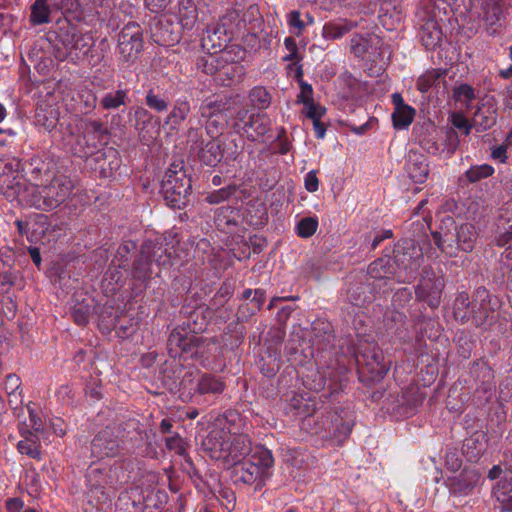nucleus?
I'll list each match as a JSON object with an SVG mask.
<instances>
[{
    "label": "nucleus",
    "mask_w": 512,
    "mask_h": 512,
    "mask_svg": "<svg viewBox=\"0 0 512 512\" xmlns=\"http://www.w3.org/2000/svg\"><path fill=\"white\" fill-rule=\"evenodd\" d=\"M289 410L294 415L304 418V422L310 425L311 417L316 412L315 402L303 395H294L289 402Z\"/></svg>",
    "instance_id": "nucleus-41"
},
{
    "label": "nucleus",
    "mask_w": 512,
    "mask_h": 512,
    "mask_svg": "<svg viewBox=\"0 0 512 512\" xmlns=\"http://www.w3.org/2000/svg\"><path fill=\"white\" fill-rule=\"evenodd\" d=\"M88 485L104 487L112 486L115 487L117 480L115 479L113 470L109 466L96 467L90 466L87 471Z\"/></svg>",
    "instance_id": "nucleus-40"
},
{
    "label": "nucleus",
    "mask_w": 512,
    "mask_h": 512,
    "mask_svg": "<svg viewBox=\"0 0 512 512\" xmlns=\"http://www.w3.org/2000/svg\"><path fill=\"white\" fill-rule=\"evenodd\" d=\"M154 266L156 265L147 255H144L143 248L141 247L139 253L130 265L129 270L133 279L140 282H147L153 274L158 275V272L154 271Z\"/></svg>",
    "instance_id": "nucleus-31"
},
{
    "label": "nucleus",
    "mask_w": 512,
    "mask_h": 512,
    "mask_svg": "<svg viewBox=\"0 0 512 512\" xmlns=\"http://www.w3.org/2000/svg\"><path fill=\"white\" fill-rule=\"evenodd\" d=\"M315 377L318 379H313V383L309 384V388L314 391L327 390V395L333 396L343 390L344 384L339 373L330 368L323 372L315 373Z\"/></svg>",
    "instance_id": "nucleus-28"
},
{
    "label": "nucleus",
    "mask_w": 512,
    "mask_h": 512,
    "mask_svg": "<svg viewBox=\"0 0 512 512\" xmlns=\"http://www.w3.org/2000/svg\"><path fill=\"white\" fill-rule=\"evenodd\" d=\"M446 227H440V231L432 232V237L435 245L444 253L450 257L456 256V251L459 250L457 247L456 231H452Z\"/></svg>",
    "instance_id": "nucleus-39"
},
{
    "label": "nucleus",
    "mask_w": 512,
    "mask_h": 512,
    "mask_svg": "<svg viewBox=\"0 0 512 512\" xmlns=\"http://www.w3.org/2000/svg\"><path fill=\"white\" fill-rule=\"evenodd\" d=\"M368 276L373 280L371 283L373 289H378L377 293L381 291L385 294L391 290L388 283L392 280L397 282H406V278H402L397 274V268L393 263L392 258L388 255L377 258L368 265Z\"/></svg>",
    "instance_id": "nucleus-12"
},
{
    "label": "nucleus",
    "mask_w": 512,
    "mask_h": 512,
    "mask_svg": "<svg viewBox=\"0 0 512 512\" xmlns=\"http://www.w3.org/2000/svg\"><path fill=\"white\" fill-rule=\"evenodd\" d=\"M482 19L490 36H495L502 27L504 19L502 0H484L482 3Z\"/></svg>",
    "instance_id": "nucleus-24"
},
{
    "label": "nucleus",
    "mask_w": 512,
    "mask_h": 512,
    "mask_svg": "<svg viewBox=\"0 0 512 512\" xmlns=\"http://www.w3.org/2000/svg\"><path fill=\"white\" fill-rule=\"evenodd\" d=\"M228 436L221 431L211 432L203 442L204 449L209 452L212 459L225 463L224 455L227 453L226 444Z\"/></svg>",
    "instance_id": "nucleus-30"
},
{
    "label": "nucleus",
    "mask_w": 512,
    "mask_h": 512,
    "mask_svg": "<svg viewBox=\"0 0 512 512\" xmlns=\"http://www.w3.org/2000/svg\"><path fill=\"white\" fill-rule=\"evenodd\" d=\"M197 17V6L194 0H179L178 19L184 29H192L197 21Z\"/></svg>",
    "instance_id": "nucleus-44"
},
{
    "label": "nucleus",
    "mask_w": 512,
    "mask_h": 512,
    "mask_svg": "<svg viewBox=\"0 0 512 512\" xmlns=\"http://www.w3.org/2000/svg\"><path fill=\"white\" fill-rule=\"evenodd\" d=\"M23 164L15 157L0 159V193L10 202L18 203L27 189L26 179L19 174Z\"/></svg>",
    "instance_id": "nucleus-6"
},
{
    "label": "nucleus",
    "mask_w": 512,
    "mask_h": 512,
    "mask_svg": "<svg viewBox=\"0 0 512 512\" xmlns=\"http://www.w3.org/2000/svg\"><path fill=\"white\" fill-rule=\"evenodd\" d=\"M439 132L436 129H433L432 132H429L427 135L423 136L420 139V146L429 154L437 155L444 151L442 149V144L439 143Z\"/></svg>",
    "instance_id": "nucleus-59"
},
{
    "label": "nucleus",
    "mask_w": 512,
    "mask_h": 512,
    "mask_svg": "<svg viewBox=\"0 0 512 512\" xmlns=\"http://www.w3.org/2000/svg\"><path fill=\"white\" fill-rule=\"evenodd\" d=\"M36 122L47 131H52L58 123V113L54 109H39L36 112Z\"/></svg>",
    "instance_id": "nucleus-60"
},
{
    "label": "nucleus",
    "mask_w": 512,
    "mask_h": 512,
    "mask_svg": "<svg viewBox=\"0 0 512 512\" xmlns=\"http://www.w3.org/2000/svg\"><path fill=\"white\" fill-rule=\"evenodd\" d=\"M273 464L271 451L257 448L250 459L230 466L232 481L235 485L253 486L254 491H260L271 476Z\"/></svg>",
    "instance_id": "nucleus-3"
},
{
    "label": "nucleus",
    "mask_w": 512,
    "mask_h": 512,
    "mask_svg": "<svg viewBox=\"0 0 512 512\" xmlns=\"http://www.w3.org/2000/svg\"><path fill=\"white\" fill-rule=\"evenodd\" d=\"M119 432V427L115 426H106L101 429L91 441L92 456L99 459L117 456L122 444Z\"/></svg>",
    "instance_id": "nucleus-14"
},
{
    "label": "nucleus",
    "mask_w": 512,
    "mask_h": 512,
    "mask_svg": "<svg viewBox=\"0 0 512 512\" xmlns=\"http://www.w3.org/2000/svg\"><path fill=\"white\" fill-rule=\"evenodd\" d=\"M167 246L166 240L161 237L147 239L141 245L144 255H147L158 268L170 264L171 252Z\"/></svg>",
    "instance_id": "nucleus-26"
},
{
    "label": "nucleus",
    "mask_w": 512,
    "mask_h": 512,
    "mask_svg": "<svg viewBox=\"0 0 512 512\" xmlns=\"http://www.w3.org/2000/svg\"><path fill=\"white\" fill-rule=\"evenodd\" d=\"M359 380L370 385L380 382L389 371V362L384 359L383 351L374 342L361 343L355 353Z\"/></svg>",
    "instance_id": "nucleus-5"
},
{
    "label": "nucleus",
    "mask_w": 512,
    "mask_h": 512,
    "mask_svg": "<svg viewBox=\"0 0 512 512\" xmlns=\"http://www.w3.org/2000/svg\"><path fill=\"white\" fill-rule=\"evenodd\" d=\"M453 316L455 320L460 321L461 323H466L469 320H472L475 324L472 300H470L468 293L460 292L457 294L453 303Z\"/></svg>",
    "instance_id": "nucleus-38"
},
{
    "label": "nucleus",
    "mask_w": 512,
    "mask_h": 512,
    "mask_svg": "<svg viewBox=\"0 0 512 512\" xmlns=\"http://www.w3.org/2000/svg\"><path fill=\"white\" fill-rule=\"evenodd\" d=\"M240 213L233 206H222L215 210L214 223L218 230L233 233L239 225Z\"/></svg>",
    "instance_id": "nucleus-29"
},
{
    "label": "nucleus",
    "mask_w": 512,
    "mask_h": 512,
    "mask_svg": "<svg viewBox=\"0 0 512 512\" xmlns=\"http://www.w3.org/2000/svg\"><path fill=\"white\" fill-rule=\"evenodd\" d=\"M472 305L475 314V325H483L496 311L499 305L498 298L492 296L483 286L478 287L472 296Z\"/></svg>",
    "instance_id": "nucleus-19"
},
{
    "label": "nucleus",
    "mask_w": 512,
    "mask_h": 512,
    "mask_svg": "<svg viewBox=\"0 0 512 512\" xmlns=\"http://www.w3.org/2000/svg\"><path fill=\"white\" fill-rule=\"evenodd\" d=\"M415 109L410 107H404L403 109L395 108L392 113L393 126L396 129L407 128L414 120Z\"/></svg>",
    "instance_id": "nucleus-56"
},
{
    "label": "nucleus",
    "mask_w": 512,
    "mask_h": 512,
    "mask_svg": "<svg viewBox=\"0 0 512 512\" xmlns=\"http://www.w3.org/2000/svg\"><path fill=\"white\" fill-rule=\"evenodd\" d=\"M134 437H131L133 449L137 455L147 458H155L157 451L152 444L151 436L146 430L140 429L138 423H134Z\"/></svg>",
    "instance_id": "nucleus-33"
},
{
    "label": "nucleus",
    "mask_w": 512,
    "mask_h": 512,
    "mask_svg": "<svg viewBox=\"0 0 512 512\" xmlns=\"http://www.w3.org/2000/svg\"><path fill=\"white\" fill-rule=\"evenodd\" d=\"M192 184L191 178L184 169V162L170 165L161 181V193L168 206L182 209L189 203Z\"/></svg>",
    "instance_id": "nucleus-4"
},
{
    "label": "nucleus",
    "mask_w": 512,
    "mask_h": 512,
    "mask_svg": "<svg viewBox=\"0 0 512 512\" xmlns=\"http://www.w3.org/2000/svg\"><path fill=\"white\" fill-rule=\"evenodd\" d=\"M184 324L186 327L174 328L168 337L167 350L171 357H197L198 349L205 342V339L198 335L207 324L201 308L189 312V318Z\"/></svg>",
    "instance_id": "nucleus-2"
},
{
    "label": "nucleus",
    "mask_w": 512,
    "mask_h": 512,
    "mask_svg": "<svg viewBox=\"0 0 512 512\" xmlns=\"http://www.w3.org/2000/svg\"><path fill=\"white\" fill-rule=\"evenodd\" d=\"M249 99L253 107L266 109L270 106L272 97L265 87L256 86L250 91Z\"/></svg>",
    "instance_id": "nucleus-58"
},
{
    "label": "nucleus",
    "mask_w": 512,
    "mask_h": 512,
    "mask_svg": "<svg viewBox=\"0 0 512 512\" xmlns=\"http://www.w3.org/2000/svg\"><path fill=\"white\" fill-rule=\"evenodd\" d=\"M29 185L36 188L50 181L55 174V163L50 159H42L41 157H33L25 162L22 167Z\"/></svg>",
    "instance_id": "nucleus-16"
},
{
    "label": "nucleus",
    "mask_w": 512,
    "mask_h": 512,
    "mask_svg": "<svg viewBox=\"0 0 512 512\" xmlns=\"http://www.w3.org/2000/svg\"><path fill=\"white\" fill-rule=\"evenodd\" d=\"M477 475L473 471L464 470L459 475L447 479V485L454 494H468L476 485Z\"/></svg>",
    "instance_id": "nucleus-37"
},
{
    "label": "nucleus",
    "mask_w": 512,
    "mask_h": 512,
    "mask_svg": "<svg viewBox=\"0 0 512 512\" xmlns=\"http://www.w3.org/2000/svg\"><path fill=\"white\" fill-rule=\"evenodd\" d=\"M484 438L483 434L475 433L469 438H466L464 440L463 446H462V452L463 455L470 461V462H477V460L480 458V456L485 451V443L482 441Z\"/></svg>",
    "instance_id": "nucleus-45"
},
{
    "label": "nucleus",
    "mask_w": 512,
    "mask_h": 512,
    "mask_svg": "<svg viewBox=\"0 0 512 512\" xmlns=\"http://www.w3.org/2000/svg\"><path fill=\"white\" fill-rule=\"evenodd\" d=\"M251 446V440L246 434L228 436V442L226 444L227 453L224 455V465L230 467L234 464L245 461V457L248 456L252 450Z\"/></svg>",
    "instance_id": "nucleus-21"
},
{
    "label": "nucleus",
    "mask_w": 512,
    "mask_h": 512,
    "mask_svg": "<svg viewBox=\"0 0 512 512\" xmlns=\"http://www.w3.org/2000/svg\"><path fill=\"white\" fill-rule=\"evenodd\" d=\"M143 489L140 487H135L130 489L129 491H126L122 493L119 496V502L124 504L126 506V509H128L129 502L131 503L132 507L134 508V511H128V512H142L144 511V505H143Z\"/></svg>",
    "instance_id": "nucleus-55"
},
{
    "label": "nucleus",
    "mask_w": 512,
    "mask_h": 512,
    "mask_svg": "<svg viewBox=\"0 0 512 512\" xmlns=\"http://www.w3.org/2000/svg\"><path fill=\"white\" fill-rule=\"evenodd\" d=\"M58 37L70 52L75 51L82 55H87L92 46V38L90 36L82 34L69 24L66 27H60Z\"/></svg>",
    "instance_id": "nucleus-20"
},
{
    "label": "nucleus",
    "mask_w": 512,
    "mask_h": 512,
    "mask_svg": "<svg viewBox=\"0 0 512 512\" xmlns=\"http://www.w3.org/2000/svg\"><path fill=\"white\" fill-rule=\"evenodd\" d=\"M144 45L143 30L136 22L126 24L118 34V52L124 62L135 61Z\"/></svg>",
    "instance_id": "nucleus-11"
},
{
    "label": "nucleus",
    "mask_w": 512,
    "mask_h": 512,
    "mask_svg": "<svg viewBox=\"0 0 512 512\" xmlns=\"http://www.w3.org/2000/svg\"><path fill=\"white\" fill-rule=\"evenodd\" d=\"M443 38V32L434 19L426 20L420 28V39L423 46L428 50L435 49Z\"/></svg>",
    "instance_id": "nucleus-34"
},
{
    "label": "nucleus",
    "mask_w": 512,
    "mask_h": 512,
    "mask_svg": "<svg viewBox=\"0 0 512 512\" xmlns=\"http://www.w3.org/2000/svg\"><path fill=\"white\" fill-rule=\"evenodd\" d=\"M445 288L443 275H438L433 268L424 267L419 283L415 287L416 300L425 302L432 309L439 307L442 292Z\"/></svg>",
    "instance_id": "nucleus-10"
},
{
    "label": "nucleus",
    "mask_w": 512,
    "mask_h": 512,
    "mask_svg": "<svg viewBox=\"0 0 512 512\" xmlns=\"http://www.w3.org/2000/svg\"><path fill=\"white\" fill-rule=\"evenodd\" d=\"M129 102L128 91L125 89H117L114 92L107 93L100 101V105L104 110L117 109Z\"/></svg>",
    "instance_id": "nucleus-54"
},
{
    "label": "nucleus",
    "mask_w": 512,
    "mask_h": 512,
    "mask_svg": "<svg viewBox=\"0 0 512 512\" xmlns=\"http://www.w3.org/2000/svg\"><path fill=\"white\" fill-rule=\"evenodd\" d=\"M498 108L493 97L485 98L475 111L472 121L477 131H486L492 128L497 122Z\"/></svg>",
    "instance_id": "nucleus-25"
},
{
    "label": "nucleus",
    "mask_w": 512,
    "mask_h": 512,
    "mask_svg": "<svg viewBox=\"0 0 512 512\" xmlns=\"http://www.w3.org/2000/svg\"><path fill=\"white\" fill-rule=\"evenodd\" d=\"M83 132L89 140L97 145H108L111 137L110 129L106 124L98 120L89 119L85 121Z\"/></svg>",
    "instance_id": "nucleus-36"
},
{
    "label": "nucleus",
    "mask_w": 512,
    "mask_h": 512,
    "mask_svg": "<svg viewBox=\"0 0 512 512\" xmlns=\"http://www.w3.org/2000/svg\"><path fill=\"white\" fill-rule=\"evenodd\" d=\"M381 42L379 37L373 34H354L350 40V50L358 58H364L369 47L378 45Z\"/></svg>",
    "instance_id": "nucleus-43"
},
{
    "label": "nucleus",
    "mask_w": 512,
    "mask_h": 512,
    "mask_svg": "<svg viewBox=\"0 0 512 512\" xmlns=\"http://www.w3.org/2000/svg\"><path fill=\"white\" fill-rule=\"evenodd\" d=\"M407 171L410 178L415 183H424L429 174V165L426 158L423 155H414V157H410Z\"/></svg>",
    "instance_id": "nucleus-47"
},
{
    "label": "nucleus",
    "mask_w": 512,
    "mask_h": 512,
    "mask_svg": "<svg viewBox=\"0 0 512 512\" xmlns=\"http://www.w3.org/2000/svg\"><path fill=\"white\" fill-rule=\"evenodd\" d=\"M167 360L161 364L157 380L161 383L162 387L169 392L175 393L181 387L180 378L184 372V366L175 360Z\"/></svg>",
    "instance_id": "nucleus-22"
},
{
    "label": "nucleus",
    "mask_w": 512,
    "mask_h": 512,
    "mask_svg": "<svg viewBox=\"0 0 512 512\" xmlns=\"http://www.w3.org/2000/svg\"><path fill=\"white\" fill-rule=\"evenodd\" d=\"M332 422L335 425L333 435L339 442H342L352 432L354 422L352 420H343L338 415H335Z\"/></svg>",
    "instance_id": "nucleus-63"
},
{
    "label": "nucleus",
    "mask_w": 512,
    "mask_h": 512,
    "mask_svg": "<svg viewBox=\"0 0 512 512\" xmlns=\"http://www.w3.org/2000/svg\"><path fill=\"white\" fill-rule=\"evenodd\" d=\"M422 259L423 255L414 241L407 240L396 246L392 261L397 269L406 272L404 278H406V281H410L415 278Z\"/></svg>",
    "instance_id": "nucleus-15"
},
{
    "label": "nucleus",
    "mask_w": 512,
    "mask_h": 512,
    "mask_svg": "<svg viewBox=\"0 0 512 512\" xmlns=\"http://www.w3.org/2000/svg\"><path fill=\"white\" fill-rule=\"evenodd\" d=\"M442 224L445 225V227L451 226L453 227V230L456 231L457 247H459V250L464 252H471L473 250L478 236L473 224L465 223L457 228L452 217H446L443 219Z\"/></svg>",
    "instance_id": "nucleus-27"
},
{
    "label": "nucleus",
    "mask_w": 512,
    "mask_h": 512,
    "mask_svg": "<svg viewBox=\"0 0 512 512\" xmlns=\"http://www.w3.org/2000/svg\"><path fill=\"white\" fill-rule=\"evenodd\" d=\"M230 104L224 99L205 100L199 107L209 136L219 137L229 121Z\"/></svg>",
    "instance_id": "nucleus-9"
},
{
    "label": "nucleus",
    "mask_w": 512,
    "mask_h": 512,
    "mask_svg": "<svg viewBox=\"0 0 512 512\" xmlns=\"http://www.w3.org/2000/svg\"><path fill=\"white\" fill-rule=\"evenodd\" d=\"M137 322L133 319H129L127 323H124V319L121 317L114 318L110 326H112L120 338H128L137 330Z\"/></svg>",
    "instance_id": "nucleus-62"
},
{
    "label": "nucleus",
    "mask_w": 512,
    "mask_h": 512,
    "mask_svg": "<svg viewBox=\"0 0 512 512\" xmlns=\"http://www.w3.org/2000/svg\"><path fill=\"white\" fill-rule=\"evenodd\" d=\"M114 489L115 487L112 486L98 487L89 485V502L97 506V508H102L104 505L111 501V496Z\"/></svg>",
    "instance_id": "nucleus-53"
},
{
    "label": "nucleus",
    "mask_w": 512,
    "mask_h": 512,
    "mask_svg": "<svg viewBox=\"0 0 512 512\" xmlns=\"http://www.w3.org/2000/svg\"><path fill=\"white\" fill-rule=\"evenodd\" d=\"M122 160L118 151L113 147L98 150L89 159L90 168L99 173L102 178L112 177L121 167Z\"/></svg>",
    "instance_id": "nucleus-18"
},
{
    "label": "nucleus",
    "mask_w": 512,
    "mask_h": 512,
    "mask_svg": "<svg viewBox=\"0 0 512 512\" xmlns=\"http://www.w3.org/2000/svg\"><path fill=\"white\" fill-rule=\"evenodd\" d=\"M74 304L71 307V317L75 324L85 326L90 317L96 312L97 304L93 297L86 293H75Z\"/></svg>",
    "instance_id": "nucleus-23"
},
{
    "label": "nucleus",
    "mask_w": 512,
    "mask_h": 512,
    "mask_svg": "<svg viewBox=\"0 0 512 512\" xmlns=\"http://www.w3.org/2000/svg\"><path fill=\"white\" fill-rule=\"evenodd\" d=\"M137 250V244L134 241L128 240L121 243L117 249L115 260L118 262V267L125 271H129L131 255Z\"/></svg>",
    "instance_id": "nucleus-51"
},
{
    "label": "nucleus",
    "mask_w": 512,
    "mask_h": 512,
    "mask_svg": "<svg viewBox=\"0 0 512 512\" xmlns=\"http://www.w3.org/2000/svg\"><path fill=\"white\" fill-rule=\"evenodd\" d=\"M211 139L204 141L201 128L190 127L187 132V141L190 143L191 151L195 152L199 160L211 167H215L225 157L223 144L220 137L210 136Z\"/></svg>",
    "instance_id": "nucleus-7"
},
{
    "label": "nucleus",
    "mask_w": 512,
    "mask_h": 512,
    "mask_svg": "<svg viewBox=\"0 0 512 512\" xmlns=\"http://www.w3.org/2000/svg\"><path fill=\"white\" fill-rule=\"evenodd\" d=\"M233 127L242 132L248 140L255 142L270 130V119L266 114L249 113L248 110L242 109L237 112Z\"/></svg>",
    "instance_id": "nucleus-13"
},
{
    "label": "nucleus",
    "mask_w": 512,
    "mask_h": 512,
    "mask_svg": "<svg viewBox=\"0 0 512 512\" xmlns=\"http://www.w3.org/2000/svg\"><path fill=\"white\" fill-rule=\"evenodd\" d=\"M357 26V22H353L347 19H343L338 23L328 22L323 26L322 35L325 39L328 40L339 39Z\"/></svg>",
    "instance_id": "nucleus-46"
},
{
    "label": "nucleus",
    "mask_w": 512,
    "mask_h": 512,
    "mask_svg": "<svg viewBox=\"0 0 512 512\" xmlns=\"http://www.w3.org/2000/svg\"><path fill=\"white\" fill-rule=\"evenodd\" d=\"M239 192L240 193L242 192L240 190V187L233 183L226 187H222L218 190L209 192L205 197V201L209 204L215 205V204H219V203L228 201L232 197H235L236 199H240V197L237 195Z\"/></svg>",
    "instance_id": "nucleus-50"
},
{
    "label": "nucleus",
    "mask_w": 512,
    "mask_h": 512,
    "mask_svg": "<svg viewBox=\"0 0 512 512\" xmlns=\"http://www.w3.org/2000/svg\"><path fill=\"white\" fill-rule=\"evenodd\" d=\"M224 381L211 373L202 374L195 383V392L198 395H219L225 390Z\"/></svg>",
    "instance_id": "nucleus-35"
},
{
    "label": "nucleus",
    "mask_w": 512,
    "mask_h": 512,
    "mask_svg": "<svg viewBox=\"0 0 512 512\" xmlns=\"http://www.w3.org/2000/svg\"><path fill=\"white\" fill-rule=\"evenodd\" d=\"M244 221L254 228L264 226L268 221V214L263 204L257 202H249L243 213Z\"/></svg>",
    "instance_id": "nucleus-42"
},
{
    "label": "nucleus",
    "mask_w": 512,
    "mask_h": 512,
    "mask_svg": "<svg viewBox=\"0 0 512 512\" xmlns=\"http://www.w3.org/2000/svg\"><path fill=\"white\" fill-rule=\"evenodd\" d=\"M96 148L94 142L89 140L87 135L82 132V134L75 136L74 143L71 144L70 150L74 156L79 158H91L95 154L94 150Z\"/></svg>",
    "instance_id": "nucleus-49"
},
{
    "label": "nucleus",
    "mask_w": 512,
    "mask_h": 512,
    "mask_svg": "<svg viewBox=\"0 0 512 512\" xmlns=\"http://www.w3.org/2000/svg\"><path fill=\"white\" fill-rule=\"evenodd\" d=\"M469 375L471 388L474 387V401L478 406L488 404L495 392L494 371L487 361L479 359L471 363Z\"/></svg>",
    "instance_id": "nucleus-8"
},
{
    "label": "nucleus",
    "mask_w": 512,
    "mask_h": 512,
    "mask_svg": "<svg viewBox=\"0 0 512 512\" xmlns=\"http://www.w3.org/2000/svg\"><path fill=\"white\" fill-rule=\"evenodd\" d=\"M191 107L187 98H178L175 100L172 110L168 114L165 123L177 126L185 121L190 114Z\"/></svg>",
    "instance_id": "nucleus-48"
},
{
    "label": "nucleus",
    "mask_w": 512,
    "mask_h": 512,
    "mask_svg": "<svg viewBox=\"0 0 512 512\" xmlns=\"http://www.w3.org/2000/svg\"><path fill=\"white\" fill-rule=\"evenodd\" d=\"M73 190L74 182L70 177L56 175L38 188L28 184L17 204L48 212L63 204L70 197Z\"/></svg>",
    "instance_id": "nucleus-1"
},
{
    "label": "nucleus",
    "mask_w": 512,
    "mask_h": 512,
    "mask_svg": "<svg viewBox=\"0 0 512 512\" xmlns=\"http://www.w3.org/2000/svg\"><path fill=\"white\" fill-rule=\"evenodd\" d=\"M373 291L377 292L378 289H373L371 283L360 282L351 284L347 291V299L352 305L362 307L374 301L375 295Z\"/></svg>",
    "instance_id": "nucleus-32"
},
{
    "label": "nucleus",
    "mask_w": 512,
    "mask_h": 512,
    "mask_svg": "<svg viewBox=\"0 0 512 512\" xmlns=\"http://www.w3.org/2000/svg\"><path fill=\"white\" fill-rule=\"evenodd\" d=\"M445 74V70L432 69L426 71L417 79V89L426 93L439 82V79Z\"/></svg>",
    "instance_id": "nucleus-57"
},
{
    "label": "nucleus",
    "mask_w": 512,
    "mask_h": 512,
    "mask_svg": "<svg viewBox=\"0 0 512 512\" xmlns=\"http://www.w3.org/2000/svg\"><path fill=\"white\" fill-rule=\"evenodd\" d=\"M318 228V219L316 217H304L296 226V234L301 238H309L315 234Z\"/></svg>",
    "instance_id": "nucleus-64"
},
{
    "label": "nucleus",
    "mask_w": 512,
    "mask_h": 512,
    "mask_svg": "<svg viewBox=\"0 0 512 512\" xmlns=\"http://www.w3.org/2000/svg\"><path fill=\"white\" fill-rule=\"evenodd\" d=\"M30 10V22L33 25H42L50 21L51 11L46 0H35Z\"/></svg>",
    "instance_id": "nucleus-52"
},
{
    "label": "nucleus",
    "mask_w": 512,
    "mask_h": 512,
    "mask_svg": "<svg viewBox=\"0 0 512 512\" xmlns=\"http://www.w3.org/2000/svg\"><path fill=\"white\" fill-rule=\"evenodd\" d=\"M145 103L150 109L158 113L167 111L169 106V100L156 93L152 88L147 91Z\"/></svg>",
    "instance_id": "nucleus-61"
},
{
    "label": "nucleus",
    "mask_w": 512,
    "mask_h": 512,
    "mask_svg": "<svg viewBox=\"0 0 512 512\" xmlns=\"http://www.w3.org/2000/svg\"><path fill=\"white\" fill-rule=\"evenodd\" d=\"M220 32V29H216L212 34H208L207 38H204L203 44V46H206L207 42L211 43L212 48H218L220 54L218 55L217 51H214L213 53H210L206 56L199 57L196 61L197 69L201 70L207 75H214L223 69L225 64L228 62V59L225 57L227 52L223 50L226 47V44L221 43L220 41L215 43L214 41V37ZM224 42H226V40H224Z\"/></svg>",
    "instance_id": "nucleus-17"
}]
</instances>
